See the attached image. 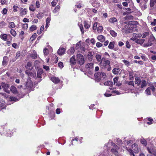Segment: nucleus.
I'll use <instances>...</instances> for the list:
<instances>
[{
    "mask_svg": "<svg viewBox=\"0 0 156 156\" xmlns=\"http://www.w3.org/2000/svg\"><path fill=\"white\" fill-rule=\"evenodd\" d=\"M110 62L108 60L106 59L105 57L102 58L101 61L100 63V66L103 69H107L108 71L111 70V67L110 65Z\"/></svg>",
    "mask_w": 156,
    "mask_h": 156,
    "instance_id": "nucleus-1",
    "label": "nucleus"
},
{
    "mask_svg": "<svg viewBox=\"0 0 156 156\" xmlns=\"http://www.w3.org/2000/svg\"><path fill=\"white\" fill-rule=\"evenodd\" d=\"M132 149L130 148L128 149L126 147V150L129 152L130 155L135 156L134 153H137L139 152L138 145L134 143L132 145Z\"/></svg>",
    "mask_w": 156,
    "mask_h": 156,
    "instance_id": "nucleus-2",
    "label": "nucleus"
},
{
    "mask_svg": "<svg viewBox=\"0 0 156 156\" xmlns=\"http://www.w3.org/2000/svg\"><path fill=\"white\" fill-rule=\"evenodd\" d=\"M94 76L96 81L99 82L106 77V74L104 73L98 72L95 73Z\"/></svg>",
    "mask_w": 156,
    "mask_h": 156,
    "instance_id": "nucleus-3",
    "label": "nucleus"
},
{
    "mask_svg": "<svg viewBox=\"0 0 156 156\" xmlns=\"http://www.w3.org/2000/svg\"><path fill=\"white\" fill-rule=\"evenodd\" d=\"M155 40V38L153 35L150 36L148 40V42L145 44H144V47H147L151 46L153 44H155L156 42Z\"/></svg>",
    "mask_w": 156,
    "mask_h": 156,
    "instance_id": "nucleus-4",
    "label": "nucleus"
},
{
    "mask_svg": "<svg viewBox=\"0 0 156 156\" xmlns=\"http://www.w3.org/2000/svg\"><path fill=\"white\" fill-rule=\"evenodd\" d=\"M76 61L77 63L80 66L83 65L85 62L83 56L80 54H78L76 55Z\"/></svg>",
    "mask_w": 156,
    "mask_h": 156,
    "instance_id": "nucleus-5",
    "label": "nucleus"
},
{
    "mask_svg": "<svg viewBox=\"0 0 156 156\" xmlns=\"http://www.w3.org/2000/svg\"><path fill=\"white\" fill-rule=\"evenodd\" d=\"M0 37V38L4 41H7L8 40L12 41V37L9 34H1Z\"/></svg>",
    "mask_w": 156,
    "mask_h": 156,
    "instance_id": "nucleus-6",
    "label": "nucleus"
},
{
    "mask_svg": "<svg viewBox=\"0 0 156 156\" xmlns=\"http://www.w3.org/2000/svg\"><path fill=\"white\" fill-rule=\"evenodd\" d=\"M33 86V83L30 80V77H28V80L25 84L24 89H31Z\"/></svg>",
    "mask_w": 156,
    "mask_h": 156,
    "instance_id": "nucleus-7",
    "label": "nucleus"
},
{
    "mask_svg": "<svg viewBox=\"0 0 156 156\" xmlns=\"http://www.w3.org/2000/svg\"><path fill=\"white\" fill-rule=\"evenodd\" d=\"M147 148L149 153L153 154L156 156V147L151 145L150 147H147Z\"/></svg>",
    "mask_w": 156,
    "mask_h": 156,
    "instance_id": "nucleus-8",
    "label": "nucleus"
},
{
    "mask_svg": "<svg viewBox=\"0 0 156 156\" xmlns=\"http://www.w3.org/2000/svg\"><path fill=\"white\" fill-rule=\"evenodd\" d=\"M3 90L8 93H9L10 91L9 90V85L5 83H2L1 84Z\"/></svg>",
    "mask_w": 156,
    "mask_h": 156,
    "instance_id": "nucleus-9",
    "label": "nucleus"
},
{
    "mask_svg": "<svg viewBox=\"0 0 156 156\" xmlns=\"http://www.w3.org/2000/svg\"><path fill=\"white\" fill-rule=\"evenodd\" d=\"M144 121L146 123L149 125L152 124L154 122L153 119L150 117H147L146 119H144Z\"/></svg>",
    "mask_w": 156,
    "mask_h": 156,
    "instance_id": "nucleus-10",
    "label": "nucleus"
},
{
    "mask_svg": "<svg viewBox=\"0 0 156 156\" xmlns=\"http://www.w3.org/2000/svg\"><path fill=\"white\" fill-rule=\"evenodd\" d=\"M133 41L135 42L136 43L140 45L142 44L143 43H144L145 41L144 39H138L136 37H134L133 39Z\"/></svg>",
    "mask_w": 156,
    "mask_h": 156,
    "instance_id": "nucleus-11",
    "label": "nucleus"
},
{
    "mask_svg": "<svg viewBox=\"0 0 156 156\" xmlns=\"http://www.w3.org/2000/svg\"><path fill=\"white\" fill-rule=\"evenodd\" d=\"M50 80L55 84H58L60 82V79L58 77L52 76L51 77Z\"/></svg>",
    "mask_w": 156,
    "mask_h": 156,
    "instance_id": "nucleus-12",
    "label": "nucleus"
},
{
    "mask_svg": "<svg viewBox=\"0 0 156 156\" xmlns=\"http://www.w3.org/2000/svg\"><path fill=\"white\" fill-rule=\"evenodd\" d=\"M66 49L63 48H60L57 51L58 54L60 55H62L65 53Z\"/></svg>",
    "mask_w": 156,
    "mask_h": 156,
    "instance_id": "nucleus-13",
    "label": "nucleus"
},
{
    "mask_svg": "<svg viewBox=\"0 0 156 156\" xmlns=\"http://www.w3.org/2000/svg\"><path fill=\"white\" fill-rule=\"evenodd\" d=\"M122 72V70L120 68H114L112 70V73L114 74H119Z\"/></svg>",
    "mask_w": 156,
    "mask_h": 156,
    "instance_id": "nucleus-14",
    "label": "nucleus"
},
{
    "mask_svg": "<svg viewBox=\"0 0 156 156\" xmlns=\"http://www.w3.org/2000/svg\"><path fill=\"white\" fill-rule=\"evenodd\" d=\"M69 61L70 63V65L71 66L76 65V60L74 55L73 56L70 58Z\"/></svg>",
    "mask_w": 156,
    "mask_h": 156,
    "instance_id": "nucleus-15",
    "label": "nucleus"
},
{
    "mask_svg": "<svg viewBox=\"0 0 156 156\" xmlns=\"http://www.w3.org/2000/svg\"><path fill=\"white\" fill-rule=\"evenodd\" d=\"M9 61V58L7 56H4L3 58L2 65L3 66H6Z\"/></svg>",
    "mask_w": 156,
    "mask_h": 156,
    "instance_id": "nucleus-16",
    "label": "nucleus"
},
{
    "mask_svg": "<svg viewBox=\"0 0 156 156\" xmlns=\"http://www.w3.org/2000/svg\"><path fill=\"white\" fill-rule=\"evenodd\" d=\"M97 39L100 42H103L105 41V38L103 35H100L97 37Z\"/></svg>",
    "mask_w": 156,
    "mask_h": 156,
    "instance_id": "nucleus-17",
    "label": "nucleus"
},
{
    "mask_svg": "<svg viewBox=\"0 0 156 156\" xmlns=\"http://www.w3.org/2000/svg\"><path fill=\"white\" fill-rule=\"evenodd\" d=\"M32 62H27L26 65L25 66V68L29 70H31L33 69V67H32Z\"/></svg>",
    "mask_w": 156,
    "mask_h": 156,
    "instance_id": "nucleus-18",
    "label": "nucleus"
},
{
    "mask_svg": "<svg viewBox=\"0 0 156 156\" xmlns=\"http://www.w3.org/2000/svg\"><path fill=\"white\" fill-rule=\"evenodd\" d=\"M43 73V71L42 69H39L38 70L37 73V77L39 78H41V75Z\"/></svg>",
    "mask_w": 156,
    "mask_h": 156,
    "instance_id": "nucleus-19",
    "label": "nucleus"
},
{
    "mask_svg": "<svg viewBox=\"0 0 156 156\" xmlns=\"http://www.w3.org/2000/svg\"><path fill=\"white\" fill-rule=\"evenodd\" d=\"M11 91L14 94H17L18 92L16 88L13 86H12L10 88Z\"/></svg>",
    "mask_w": 156,
    "mask_h": 156,
    "instance_id": "nucleus-20",
    "label": "nucleus"
},
{
    "mask_svg": "<svg viewBox=\"0 0 156 156\" xmlns=\"http://www.w3.org/2000/svg\"><path fill=\"white\" fill-rule=\"evenodd\" d=\"M135 83L136 84H137L138 86L140 85V83L141 82V80L139 78V77H136L135 79Z\"/></svg>",
    "mask_w": 156,
    "mask_h": 156,
    "instance_id": "nucleus-21",
    "label": "nucleus"
},
{
    "mask_svg": "<svg viewBox=\"0 0 156 156\" xmlns=\"http://www.w3.org/2000/svg\"><path fill=\"white\" fill-rule=\"evenodd\" d=\"M137 23L136 21H130L129 22V23H128V25H126L125 26L126 28H128V27H129V26L130 27L131 26H134V25H136V23Z\"/></svg>",
    "mask_w": 156,
    "mask_h": 156,
    "instance_id": "nucleus-22",
    "label": "nucleus"
},
{
    "mask_svg": "<svg viewBox=\"0 0 156 156\" xmlns=\"http://www.w3.org/2000/svg\"><path fill=\"white\" fill-rule=\"evenodd\" d=\"M140 84V87L141 88H143L147 86V83H146L145 80H141V83Z\"/></svg>",
    "mask_w": 156,
    "mask_h": 156,
    "instance_id": "nucleus-23",
    "label": "nucleus"
},
{
    "mask_svg": "<svg viewBox=\"0 0 156 156\" xmlns=\"http://www.w3.org/2000/svg\"><path fill=\"white\" fill-rule=\"evenodd\" d=\"M27 9H24L20 13V15L21 16H23V15L27 14Z\"/></svg>",
    "mask_w": 156,
    "mask_h": 156,
    "instance_id": "nucleus-24",
    "label": "nucleus"
},
{
    "mask_svg": "<svg viewBox=\"0 0 156 156\" xmlns=\"http://www.w3.org/2000/svg\"><path fill=\"white\" fill-rule=\"evenodd\" d=\"M128 74L129 75V80H133L134 79V77H133V71H129L128 72Z\"/></svg>",
    "mask_w": 156,
    "mask_h": 156,
    "instance_id": "nucleus-25",
    "label": "nucleus"
},
{
    "mask_svg": "<svg viewBox=\"0 0 156 156\" xmlns=\"http://www.w3.org/2000/svg\"><path fill=\"white\" fill-rule=\"evenodd\" d=\"M109 22L111 23H114L117 22V20L115 17H113L110 18L108 20Z\"/></svg>",
    "mask_w": 156,
    "mask_h": 156,
    "instance_id": "nucleus-26",
    "label": "nucleus"
},
{
    "mask_svg": "<svg viewBox=\"0 0 156 156\" xmlns=\"http://www.w3.org/2000/svg\"><path fill=\"white\" fill-rule=\"evenodd\" d=\"M75 50L74 48L73 47H71L70 49L67 51V53L68 54H73L75 52Z\"/></svg>",
    "mask_w": 156,
    "mask_h": 156,
    "instance_id": "nucleus-27",
    "label": "nucleus"
},
{
    "mask_svg": "<svg viewBox=\"0 0 156 156\" xmlns=\"http://www.w3.org/2000/svg\"><path fill=\"white\" fill-rule=\"evenodd\" d=\"M95 58L97 60L98 62H100L101 61L102 58H101V55L99 54H96L95 55Z\"/></svg>",
    "mask_w": 156,
    "mask_h": 156,
    "instance_id": "nucleus-28",
    "label": "nucleus"
},
{
    "mask_svg": "<svg viewBox=\"0 0 156 156\" xmlns=\"http://www.w3.org/2000/svg\"><path fill=\"white\" fill-rule=\"evenodd\" d=\"M37 54L35 51H34V53L30 54V57L33 59H35L37 58Z\"/></svg>",
    "mask_w": 156,
    "mask_h": 156,
    "instance_id": "nucleus-29",
    "label": "nucleus"
},
{
    "mask_svg": "<svg viewBox=\"0 0 156 156\" xmlns=\"http://www.w3.org/2000/svg\"><path fill=\"white\" fill-rule=\"evenodd\" d=\"M114 42H110L108 46V48L110 49H113L114 47Z\"/></svg>",
    "mask_w": 156,
    "mask_h": 156,
    "instance_id": "nucleus-30",
    "label": "nucleus"
},
{
    "mask_svg": "<svg viewBox=\"0 0 156 156\" xmlns=\"http://www.w3.org/2000/svg\"><path fill=\"white\" fill-rule=\"evenodd\" d=\"M25 73L28 76V77H29V76H34V75L33 73L27 70L25 71Z\"/></svg>",
    "mask_w": 156,
    "mask_h": 156,
    "instance_id": "nucleus-31",
    "label": "nucleus"
},
{
    "mask_svg": "<svg viewBox=\"0 0 156 156\" xmlns=\"http://www.w3.org/2000/svg\"><path fill=\"white\" fill-rule=\"evenodd\" d=\"M51 20L50 17H48L46 19V24L45 26V28H47L49 26V23Z\"/></svg>",
    "mask_w": 156,
    "mask_h": 156,
    "instance_id": "nucleus-32",
    "label": "nucleus"
},
{
    "mask_svg": "<svg viewBox=\"0 0 156 156\" xmlns=\"http://www.w3.org/2000/svg\"><path fill=\"white\" fill-rule=\"evenodd\" d=\"M110 33L113 37H116L117 36V33L114 30H110Z\"/></svg>",
    "mask_w": 156,
    "mask_h": 156,
    "instance_id": "nucleus-33",
    "label": "nucleus"
},
{
    "mask_svg": "<svg viewBox=\"0 0 156 156\" xmlns=\"http://www.w3.org/2000/svg\"><path fill=\"white\" fill-rule=\"evenodd\" d=\"M60 8V7L59 5H57L56 6L53 11V12L54 13H56L59 10Z\"/></svg>",
    "mask_w": 156,
    "mask_h": 156,
    "instance_id": "nucleus-34",
    "label": "nucleus"
},
{
    "mask_svg": "<svg viewBox=\"0 0 156 156\" xmlns=\"http://www.w3.org/2000/svg\"><path fill=\"white\" fill-rule=\"evenodd\" d=\"M93 63H87L86 66V68L87 69H91L93 68Z\"/></svg>",
    "mask_w": 156,
    "mask_h": 156,
    "instance_id": "nucleus-35",
    "label": "nucleus"
},
{
    "mask_svg": "<svg viewBox=\"0 0 156 156\" xmlns=\"http://www.w3.org/2000/svg\"><path fill=\"white\" fill-rule=\"evenodd\" d=\"M15 24L13 22H11L9 23V27L10 28H15Z\"/></svg>",
    "mask_w": 156,
    "mask_h": 156,
    "instance_id": "nucleus-36",
    "label": "nucleus"
},
{
    "mask_svg": "<svg viewBox=\"0 0 156 156\" xmlns=\"http://www.w3.org/2000/svg\"><path fill=\"white\" fill-rule=\"evenodd\" d=\"M112 152L116 156L118 155V152L115 149L112 148L111 150Z\"/></svg>",
    "mask_w": 156,
    "mask_h": 156,
    "instance_id": "nucleus-37",
    "label": "nucleus"
},
{
    "mask_svg": "<svg viewBox=\"0 0 156 156\" xmlns=\"http://www.w3.org/2000/svg\"><path fill=\"white\" fill-rule=\"evenodd\" d=\"M93 54L91 51H89L87 54V57L89 60H92L93 57Z\"/></svg>",
    "mask_w": 156,
    "mask_h": 156,
    "instance_id": "nucleus-38",
    "label": "nucleus"
},
{
    "mask_svg": "<svg viewBox=\"0 0 156 156\" xmlns=\"http://www.w3.org/2000/svg\"><path fill=\"white\" fill-rule=\"evenodd\" d=\"M140 142L144 146H146L147 144V141L144 138L140 140Z\"/></svg>",
    "mask_w": 156,
    "mask_h": 156,
    "instance_id": "nucleus-39",
    "label": "nucleus"
},
{
    "mask_svg": "<svg viewBox=\"0 0 156 156\" xmlns=\"http://www.w3.org/2000/svg\"><path fill=\"white\" fill-rule=\"evenodd\" d=\"M37 29V27L36 25H33L31 26L30 28V30L31 31H33Z\"/></svg>",
    "mask_w": 156,
    "mask_h": 156,
    "instance_id": "nucleus-40",
    "label": "nucleus"
},
{
    "mask_svg": "<svg viewBox=\"0 0 156 156\" xmlns=\"http://www.w3.org/2000/svg\"><path fill=\"white\" fill-rule=\"evenodd\" d=\"M122 61L127 66H129L130 65V62L125 59L122 60Z\"/></svg>",
    "mask_w": 156,
    "mask_h": 156,
    "instance_id": "nucleus-41",
    "label": "nucleus"
},
{
    "mask_svg": "<svg viewBox=\"0 0 156 156\" xmlns=\"http://www.w3.org/2000/svg\"><path fill=\"white\" fill-rule=\"evenodd\" d=\"M103 27L102 26H99L97 27V31L98 33H100L102 32Z\"/></svg>",
    "mask_w": 156,
    "mask_h": 156,
    "instance_id": "nucleus-42",
    "label": "nucleus"
},
{
    "mask_svg": "<svg viewBox=\"0 0 156 156\" xmlns=\"http://www.w3.org/2000/svg\"><path fill=\"white\" fill-rule=\"evenodd\" d=\"M101 4L99 2L94 3L92 4V5L94 7L98 8L100 6Z\"/></svg>",
    "mask_w": 156,
    "mask_h": 156,
    "instance_id": "nucleus-43",
    "label": "nucleus"
},
{
    "mask_svg": "<svg viewBox=\"0 0 156 156\" xmlns=\"http://www.w3.org/2000/svg\"><path fill=\"white\" fill-rule=\"evenodd\" d=\"M11 34L14 37H15L16 35V31L13 29H11L10 30Z\"/></svg>",
    "mask_w": 156,
    "mask_h": 156,
    "instance_id": "nucleus-44",
    "label": "nucleus"
},
{
    "mask_svg": "<svg viewBox=\"0 0 156 156\" xmlns=\"http://www.w3.org/2000/svg\"><path fill=\"white\" fill-rule=\"evenodd\" d=\"M43 52L45 55H47L49 54V51L48 48H45L43 50Z\"/></svg>",
    "mask_w": 156,
    "mask_h": 156,
    "instance_id": "nucleus-45",
    "label": "nucleus"
},
{
    "mask_svg": "<svg viewBox=\"0 0 156 156\" xmlns=\"http://www.w3.org/2000/svg\"><path fill=\"white\" fill-rule=\"evenodd\" d=\"M84 27L85 28L88 29L90 28V25L88 24V22L85 21L84 22Z\"/></svg>",
    "mask_w": 156,
    "mask_h": 156,
    "instance_id": "nucleus-46",
    "label": "nucleus"
},
{
    "mask_svg": "<svg viewBox=\"0 0 156 156\" xmlns=\"http://www.w3.org/2000/svg\"><path fill=\"white\" fill-rule=\"evenodd\" d=\"M29 9L30 11H32V12H34L35 10V9L34 7V5L32 4L29 6Z\"/></svg>",
    "mask_w": 156,
    "mask_h": 156,
    "instance_id": "nucleus-47",
    "label": "nucleus"
},
{
    "mask_svg": "<svg viewBox=\"0 0 156 156\" xmlns=\"http://www.w3.org/2000/svg\"><path fill=\"white\" fill-rule=\"evenodd\" d=\"M37 37V34L36 33H34L31 37H30V40H31L32 41H33L34 39H35Z\"/></svg>",
    "mask_w": 156,
    "mask_h": 156,
    "instance_id": "nucleus-48",
    "label": "nucleus"
},
{
    "mask_svg": "<svg viewBox=\"0 0 156 156\" xmlns=\"http://www.w3.org/2000/svg\"><path fill=\"white\" fill-rule=\"evenodd\" d=\"M80 51L81 52L83 53L85 51L86 49L84 47L81 46L80 47Z\"/></svg>",
    "mask_w": 156,
    "mask_h": 156,
    "instance_id": "nucleus-49",
    "label": "nucleus"
},
{
    "mask_svg": "<svg viewBox=\"0 0 156 156\" xmlns=\"http://www.w3.org/2000/svg\"><path fill=\"white\" fill-rule=\"evenodd\" d=\"M81 41H80L76 43V47H75L76 49H78L79 47H80V46L81 45Z\"/></svg>",
    "mask_w": 156,
    "mask_h": 156,
    "instance_id": "nucleus-50",
    "label": "nucleus"
},
{
    "mask_svg": "<svg viewBox=\"0 0 156 156\" xmlns=\"http://www.w3.org/2000/svg\"><path fill=\"white\" fill-rule=\"evenodd\" d=\"M155 2L154 0H150V6L151 7H153L154 5V3Z\"/></svg>",
    "mask_w": 156,
    "mask_h": 156,
    "instance_id": "nucleus-51",
    "label": "nucleus"
},
{
    "mask_svg": "<svg viewBox=\"0 0 156 156\" xmlns=\"http://www.w3.org/2000/svg\"><path fill=\"white\" fill-rule=\"evenodd\" d=\"M21 55V52L20 51H18L16 53V55L15 57L17 59H18L19 57Z\"/></svg>",
    "mask_w": 156,
    "mask_h": 156,
    "instance_id": "nucleus-52",
    "label": "nucleus"
},
{
    "mask_svg": "<svg viewBox=\"0 0 156 156\" xmlns=\"http://www.w3.org/2000/svg\"><path fill=\"white\" fill-rule=\"evenodd\" d=\"M98 23L95 22L94 23L93 26V29L94 30H96L97 28Z\"/></svg>",
    "mask_w": 156,
    "mask_h": 156,
    "instance_id": "nucleus-53",
    "label": "nucleus"
},
{
    "mask_svg": "<svg viewBox=\"0 0 156 156\" xmlns=\"http://www.w3.org/2000/svg\"><path fill=\"white\" fill-rule=\"evenodd\" d=\"M28 24L26 23L23 24L22 27L24 29H27L28 27Z\"/></svg>",
    "mask_w": 156,
    "mask_h": 156,
    "instance_id": "nucleus-54",
    "label": "nucleus"
},
{
    "mask_svg": "<svg viewBox=\"0 0 156 156\" xmlns=\"http://www.w3.org/2000/svg\"><path fill=\"white\" fill-rule=\"evenodd\" d=\"M149 35V33L148 32H145L143 33L142 38H144L146 36Z\"/></svg>",
    "mask_w": 156,
    "mask_h": 156,
    "instance_id": "nucleus-55",
    "label": "nucleus"
},
{
    "mask_svg": "<svg viewBox=\"0 0 156 156\" xmlns=\"http://www.w3.org/2000/svg\"><path fill=\"white\" fill-rule=\"evenodd\" d=\"M126 83L129 85L132 86L134 87V83L133 81H127Z\"/></svg>",
    "mask_w": 156,
    "mask_h": 156,
    "instance_id": "nucleus-56",
    "label": "nucleus"
},
{
    "mask_svg": "<svg viewBox=\"0 0 156 156\" xmlns=\"http://www.w3.org/2000/svg\"><path fill=\"white\" fill-rule=\"evenodd\" d=\"M80 30L81 31V33L82 34L84 33L83 28L82 24H80L79 26Z\"/></svg>",
    "mask_w": 156,
    "mask_h": 156,
    "instance_id": "nucleus-57",
    "label": "nucleus"
},
{
    "mask_svg": "<svg viewBox=\"0 0 156 156\" xmlns=\"http://www.w3.org/2000/svg\"><path fill=\"white\" fill-rule=\"evenodd\" d=\"M6 25V23L4 21H2L0 22V27L1 28L5 26Z\"/></svg>",
    "mask_w": 156,
    "mask_h": 156,
    "instance_id": "nucleus-58",
    "label": "nucleus"
},
{
    "mask_svg": "<svg viewBox=\"0 0 156 156\" xmlns=\"http://www.w3.org/2000/svg\"><path fill=\"white\" fill-rule=\"evenodd\" d=\"M7 10L6 8H5L2 11V13L3 15H5L7 14Z\"/></svg>",
    "mask_w": 156,
    "mask_h": 156,
    "instance_id": "nucleus-59",
    "label": "nucleus"
},
{
    "mask_svg": "<svg viewBox=\"0 0 156 156\" xmlns=\"http://www.w3.org/2000/svg\"><path fill=\"white\" fill-rule=\"evenodd\" d=\"M111 82L110 81L105 82L104 83V85L105 86H110L111 84Z\"/></svg>",
    "mask_w": 156,
    "mask_h": 156,
    "instance_id": "nucleus-60",
    "label": "nucleus"
},
{
    "mask_svg": "<svg viewBox=\"0 0 156 156\" xmlns=\"http://www.w3.org/2000/svg\"><path fill=\"white\" fill-rule=\"evenodd\" d=\"M102 46L103 44L102 43L99 42L97 43L96 44V46L98 48L101 47Z\"/></svg>",
    "mask_w": 156,
    "mask_h": 156,
    "instance_id": "nucleus-61",
    "label": "nucleus"
},
{
    "mask_svg": "<svg viewBox=\"0 0 156 156\" xmlns=\"http://www.w3.org/2000/svg\"><path fill=\"white\" fill-rule=\"evenodd\" d=\"M147 92V94L148 95H151V93L150 91V88L149 87L147 88L145 90Z\"/></svg>",
    "mask_w": 156,
    "mask_h": 156,
    "instance_id": "nucleus-62",
    "label": "nucleus"
},
{
    "mask_svg": "<svg viewBox=\"0 0 156 156\" xmlns=\"http://www.w3.org/2000/svg\"><path fill=\"white\" fill-rule=\"evenodd\" d=\"M58 66L59 67H60L61 68H62L63 67V63L62 62H59L58 63Z\"/></svg>",
    "mask_w": 156,
    "mask_h": 156,
    "instance_id": "nucleus-63",
    "label": "nucleus"
},
{
    "mask_svg": "<svg viewBox=\"0 0 156 156\" xmlns=\"http://www.w3.org/2000/svg\"><path fill=\"white\" fill-rule=\"evenodd\" d=\"M57 2L55 1V0H54L52 1V2L51 3V5L52 7H54L55 6L56 4H57Z\"/></svg>",
    "mask_w": 156,
    "mask_h": 156,
    "instance_id": "nucleus-64",
    "label": "nucleus"
}]
</instances>
